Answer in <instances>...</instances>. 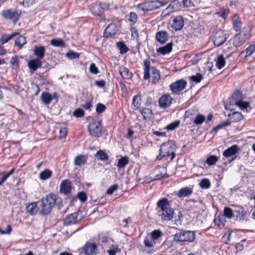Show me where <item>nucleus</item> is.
<instances>
[{"label": "nucleus", "mask_w": 255, "mask_h": 255, "mask_svg": "<svg viewBox=\"0 0 255 255\" xmlns=\"http://www.w3.org/2000/svg\"><path fill=\"white\" fill-rule=\"evenodd\" d=\"M40 202L41 204L40 212L43 215H48L55 206H58L59 209V204H62L61 200L55 193H50L42 197Z\"/></svg>", "instance_id": "f257e3e1"}, {"label": "nucleus", "mask_w": 255, "mask_h": 255, "mask_svg": "<svg viewBox=\"0 0 255 255\" xmlns=\"http://www.w3.org/2000/svg\"><path fill=\"white\" fill-rule=\"evenodd\" d=\"M170 206V201L167 198H163L158 201L157 209L163 221H169L173 219L174 211Z\"/></svg>", "instance_id": "f03ea898"}, {"label": "nucleus", "mask_w": 255, "mask_h": 255, "mask_svg": "<svg viewBox=\"0 0 255 255\" xmlns=\"http://www.w3.org/2000/svg\"><path fill=\"white\" fill-rule=\"evenodd\" d=\"M142 66L143 69V79L149 80L151 77V83H157L160 79V72L155 67L151 66L150 59H145Z\"/></svg>", "instance_id": "7ed1b4c3"}, {"label": "nucleus", "mask_w": 255, "mask_h": 255, "mask_svg": "<svg viewBox=\"0 0 255 255\" xmlns=\"http://www.w3.org/2000/svg\"><path fill=\"white\" fill-rule=\"evenodd\" d=\"M176 145L173 140H168L162 143L159 150V154L156 157L155 160H161L163 158L171 156L170 161L175 158Z\"/></svg>", "instance_id": "20e7f679"}, {"label": "nucleus", "mask_w": 255, "mask_h": 255, "mask_svg": "<svg viewBox=\"0 0 255 255\" xmlns=\"http://www.w3.org/2000/svg\"><path fill=\"white\" fill-rule=\"evenodd\" d=\"M0 14L4 20L10 21L15 24L20 19L22 12L19 9L8 8L2 10Z\"/></svg>", "instance_id": "39448f33"}, {"label": "nucleus", "mask_w": 255, "mask_h": 255, "mask_svg": "<svg viewBox=\"0 0 255 255\" xmlns=\"http://www.w3.org/2000/svg\"><path fill=\"white\" fill-rule=\"evenodd\" d=\"M80 255H98L99 254L98 245L94 242L87 241L78 249Z\"/></svg>", "instance_id": "423d86ee"}, {"label": "nucleus", "mask_w": 255, "mask_h": 255, "mask_svg": "<svg viewBox=\"0 0 255 255\" xmlns=\"http://www.w3.org/2000/svg\"><path fill=\"white\" fill-rule=\"evenodd\" d=\"M164 5L162 1L158 0H148L140 3L137 5V8L143 11H152L157 9Z\"/></svg>", "instance_id": "0eeeda50"}, {"label": "nucleus", "mask_w": 255, "mask_h": 255, "mask_svg": "<svg viewBox=\"0 0 255 255\" xmlns=\"http://www.w3.org/2000/svg\"><path fill=\"white\" fill-rule=\"evenodd\" d=\"M88 130L90 136L95 137H101L103 134L102 123L96 120H92L88 125Z\"/></svg>", "instance_id": "6e6552de"}, {"label": "nucleus", "mask_w": 255, "mask_h": 255, "mask_svg": "<svg viewBox=\"0 0 255 255\" xmlns=\"http://www.w3.org/2000/svg\"><path fill=\"white\" fill-rule=\"evenodd\" d=\"M242 93L237 91L234 93L230 99L229 103L235 104L242 110L246 109L249 106V103L242 100Z\"/></svg>", "instance_id": "1a4fd4ad"}, {"label": "nucleus", "mask_w": 255, "mask_h": 255, "mask_svg": "<svg viewBox=\"0 0 255 255\" xmlns=\"http://www.w3.org/2000/svg\"><path fill=\"white\" fill-rule=\"evenodd\" d=\"M89 8L92 14L97 17L99 21H106V16L104 13H103V10H101V8L98 2L92 3L90 6Z\"/></svg>", "instance_id": "9d476101"}, {"label": "nucleus", "mask_w": 255, "mask_h": 255, "mask_svg": "<svg viewBox=\"0 0 255 255\" xmlns=\"http://www.w3.org/2000/svg\"><path fill=\"white\" fill-rule=\"evenodd\" d=\"M173 101V98L169 94H164L158 99V106L162 109H169Z\"/></svg>", "instance_id": "9b49d317"}, {"label": "nucleus", "mask_w": 255, "mask_h": 255, "mask_svg": "<svg viewBox=\"0 0 255 255\" xmlns=\"http://www.w3.org/2000/svg\"><path fill=\"white\" fill-rule=\"evenodd\" d=\"M187 85V82L183 79H180L172 83L170 86V90L174 94L179 95Z\"/></svg>", "instance_id": "f8f14e48"}, {"label": "nucleus", "mask_w": 255, "mask_h": 255, "mask_svg": "<svg viewBox=\"0 0 255 255\" xmlns=\"http://www.w3.org/2000/svg\"><path fill=\"white\" fill-rule=\"evenodd\" d=\"M213 41L216 46H220L226 40V35L222 30H219L216 32L213 36Z\"/></svg>", "instance_id": "ddd939ff"}, {"label": "nucleus", "mask_w": 255, "mask_h": 255, "mask_svg": "<svg viewBox=\"0 0 255 255\" xmlns=\"http://www.w3.org/2000/svg\"><path fill=\"white\" fill-rule=\"evenodd\" d=\"M156 170H157V173L155 174V176L153 178L150 177V180H148V182L169 177L167 173V168L166 167L158 165L156 166Z\"/></svg>", "instance_id": "4468645a"}, {"label": "nucleus", "mask_w": 255, "mask_h": 255, "mask_svg": "<svg viewBox=\"0 0 255 255\" xmlns=\"http://www.w3.org/2000/svg\"><path fill=\"white\" fill-rule=\"evenodd\" d=\"M119 31V27L114 23H112L105 29L103 33V37L108 38L117 34Z\"/></svg>", "instance_id": "2eb2a0df"}, {"label": "nucleus", "mask_w": 255, "mask_h": 255, "mask_svg": "<svg viewBox=\"0 0 255 255\" xmlns=\"http://www.w3.org/2000/svg\"><path fill=\"white\" fill-rule=\"evenodd\" d=\"M79 213L74 212L69 215L63 221L64 226H68L77 224L78 221H81L82 218H78Z\"/></svg>", "instance_id": "dca6fc26"}, {"label": "nucleus", "mask_w": 255, "mask_h": 255, "mask_svg": "<svg viewBox=\"0 0 255 255\" xmlns=\"http://www.w3.org/2000/svg\"><path fill=\"white\" fill-rule=\"evenodd\" d=\"M40 99L44 104L48 105L53 99H55L57 101L58 99V95L56 92L51 94L48 92H44L42 93Z\"/></svg>", "instance_id": "f3484780"}, {"label": "nucleus", "mask_w": 255, "mask_h": 255, "mask_svg": "<svg viewBox=\"0 0 255 255\" xmlns=\"http://www.w3.org/2000/svg\"><path fill=\"white\" fill-rule=\"evenodd\" d=\"M72 188L71 181L69 179H65L60 183L59 191L62 194L68 195L71 192Z\"/></svg>", "instance_id": "a211bd4d"}, {"label": "nucleus", "mask_w": 255, "mask_h": 255, "mask_svg": "<svg viewBox=\"0 0 255 255\" xmlns=\"http://www.w3.org/2000/svg\"><path fill=\"white\" fill-rule=\"evenodd\" d=\"M155 38L157 42L160 44H164L168 40L169 34L166 31L160 30L156 33Z\"/></svg>", "instance_id": "6ab92c4d"}, {"label": "nucleus", "mask_w": 255, "mask_h": 255, "mask_svg": "<svg viewBox=\"0 0 255 255\" xmlns=\"http://www.w3.org/2000/svg\"><path fill=\"white\" fill-rule=\"evenodd\" d=\"M184 26V20L181 16H176L173 17L171 27L175 31L180 30Z\"/></svg>", "instance_id": "aec40b11"}, {"label": "nucleus", "mask_w": 255, "mask_h": 255, "mask_svg": "<svg viewBox=\"0 0 255 255\" xmlns=\"http://www.w3.org/2000/svg\"><path fill=\"white\" fill-rule=\"evenodd\" d=\"M42 65L41 60L38 58L31 59L27 62L28 67L32 72L36 71L42 66Z\"/></svg>", "instance_id": "412c9836"}, {"label": "nucleus", "mask_w": 255, "mask_h": 255, "mask_svg": "<svg viewBox=\"0 0 255 255\" xmlns=\"http://www.w3.org/2000/svg\"><path fill=\"white\" fill-rule=\"evenodd\" d=\"M17 34H19V32H14L11 33H1L0 34V45H4V44L8 42L13 37H16Z\"/></svg>", "instance_id": "4be33fe9"}, {"label": "nucleus", "mask_w": 255, "mask_h": 255, "mask_svg": "<svg viewBox=\"0 0 255 255\" xmlns=\"http://www.w3.org/2000/svg\"><path fill=\"white\" fill-rule=\"evenodd\" d=\"M141 102V94L140 92L134 95L132 100L131 108L133 111L139 110Z\"/></svg>", "instance_id": "5701e85b"}, {"label": "nucleus", "mask_w": 255, "mask_h": 255, "mask_svg": "<svg viewBox=\"0 0 255 255\" xmlns=\"http://www.w3.org/2000/svg\"><path fill=\"white\" fill-rule=\"evenodd\" d=\"M172 42H169L164 46L157 48L156 52L158 54L162 55L168 54L172 51Z\"/></svg>", "instance_id": "b1692460"}, {"label": "nucleus", "mask_w": 255, "mask_h": 255, "mask_svg": "<svg viewBox=\"0 0 255 255\" xmlns=\"http://www.w3.org/2000/svg\"><path fill=\"white\" fill-rule=\"evenodd\" d=\"M138 110L142 116L144 120L151 119L154 116L153 111L151 109L141 108Z\"/></svg>", "instance_id": "393cba45"}, {"label": "nucleus", "mask_w": 255, "mask_h": 255, "mask_svg": "<svg viewBox=\"0 0 255 255\" xmlns=\"http://www.w3.org/2000/svg\"><path fill=\"white\" fill-rule=\"evenodd\" d=\"M26 43V38L20 34H17L14 41V47H17L18 50L21 49L23 45Z\"/></svg>", "instance_id": "a878e982"}, {"label": "nucleus", "mask_w": 255, "mask_h": 255, "mask_svg": "<svg viewBox=\"0 0 255 255\" xmlns=\"http://www.w3.org/2000/svg\"><path fill=\"white\" fill-rule=\"evenodd\" d=\"M119 73L123 79L130 80L132 78L133 74L126 67L122 66L120 67Z\"/></svg>", "instance_id": "bb28decb"}, {"label": "nucleus", "mask_w": 255, "mask_h": 255, "mask_svg": "<svg viewBox=\"0 0 255 255\" xmlns=\"http://www.w3.org/2000/svg\"><path fill=\"white\" fill-rule=\"evenodd\" d=\"M45 47L44 46H35L33 50V54L36 58L42 59L45 55Z\"/></svg>", "instance_id": "cd10ccee"}, {"label": "nucleus", "mask_w": 255, "mask_h": 255, "mask_svg": "<svg viewBox=\"0 0 255 255\" xmlns=\"http://www.w3.org/2000/svg\"><path fill=\"white\" fill-rule=\"evenodd\" d=\"M239 148L237 145H234L228 148L223 152V155L226 158L231 157L235 155L238 151Z\"/></svg>", "instance_id": "c85d7f7f"}, {"label": "nucleus", "mask_w": 255, "mask_h": 255, "mask_svg": "<svg viewBox=\"0 0 255 255\" xmlns=\"http://www.w3.org/2000/svg\"><path fill=\"white\" fill-rule=\"evenodd\" d=\"M25 210L30 215H35L38 210L37 202H34L27 204L25 207Z\"/></svg>", "instance_id": "c756f323"}, {"label": "nucleus", "mask_w": 255, "mask_h": 255, "mask_svg": "<svg viewBox=\"0 0 255 255\" xmlns=\"http://www.w3.org/2000/svg\"><path fill=\"white\" fill-rule=\"evenodd\" d=\"M131 36L133 40H135L137 42V48L139 50L141 45V41L139 39V36L137 29L135 27H131L130 28Z\"/></svg>", "instance_id": "7c9ffc66"}, {"label": "nucleus", "mask_w": 255, "mask_h": 255, "mask_svg": "<svg viewBox=\"0 0 255 255\" xmlns=\"http://www.w3.org/2000/svg\"><path fill=\"white\" fill-rule=\"evenodd\" d=\"M143 244L146 248H150L147 250L148 253L152 254L154 252V250L151 249V248H153V245L155 244L156 243L154 241H153L150 237H145L143 241Z\"/></svg>", "instance_id": "2f4dec72"}, {"label": "nucleus", "mask_w": 255, "mask_h": 255, "mask_svg": "<svg viewBox=\"0 0 255 255\" xmlns=\"http://www.w3.org/2000/svg\"><path fill=\"white\" fill-rule=\"evenodd\" d=\"M231 41H232L233 45L236 47H238L243 45L246 40L238 33L234 36Z\"/></svg>", "instance_id": "473e14b6"}, {"label": "nucleus", "mask_w": 255, "mask_h": 255, "mask_svg": "<svg viewBox=\"0 0 255 255\" xmlns=\"http://www.w3.org/2000/svg\"><path fill=\"white\" fill-rule=\"evenodd\" d=\"M87 157L83 154L78 155L75 156L74 163L75 165L81 166L84 165L87 162Z\"/></svg>", "instance_id": "72a5a7b5"}, {"label": "nucleus", "mask_w": 255, "mask_h": 255, "mask_svg": "<svg viewBox=\"0 0 255 255\" xmlns=\"http://www.w3.org/2000/svg\"><path fill=\"white\" fill-rule=\"evenodd\" d=\"M191 194V188L186 187L181 188L177 193V196L180 198L188 197Z\"/></svg>", "instance_id": "f704fd0d"}, {"label": "nucleus", "mask_w": 255, "mask_h": 255, "mask_svg": "<svg viewBox=\"0 0 255 255\" xmlns=\"http://www.w3.org/2000/svg\"><path fill=\"white\" fill-rule=\"evenodd\" d=\"M251 27L250 25L245 26L239 34L245 40L249 39L251 36Z\"/></svg>", "instance_id": "c9c22d12"}, {"label": "nucleus", "mask_w": 255, "mask_h": 255, "mask_svg": "<svg viewBox=\"0 0 255 255\" xmlns=\"http://www.w3.org/2000/svg\"><path fill=\"white\" fill-rule=\"evenodd\" d=\"M255 51V43L252 44L248 47L245 51L241 53V55H245V57L251 56Z\"/></svg>", "instance_id": "e433bc0d"}, {"label": "nucleus", "mask_w": 255, "mask_h": 255, "mask_svg": "<svg viewBox=\"0 0 255 255\" xmlns=\"http://www.w3.org/2000/svg\"><path fill=\"white\" fill-rule=\"evenodd\" d=\"M230 117V122H238L242 120L243 118V115L241 113L238 112H234L232 114H230L228 115Z\"/></svg>", "instance_id": "4c0bfd02"}, {"label": "nucleus", "mask_w": 255, "mask_h": 255, "mask_svg": "<svg viewBox=\"0 0 255 255\" xmlns=\"http://www.w3.org/2000/svg\"><path fill=\"white\" fill-rule=\"evenodd\" d=\"M95 156L99 160L105 161L109 159L108 154L104 150H98L95 154Z\"/></svg>", "instance_id": "58836bf2"}, {"label": "nucleus", "mask_w": 255, "mask_h": 255, "mask_svg": "<svg viewBox=\"0 0 255 255\" xmlns=\"http://www.w3.org/2000/svg\"><path fill=\"white\" fill-rule=\"evenodd\" d=\"M233 24L234 29L236 31H239L242 28V22L238 15H235L233 17Z\"/></svg>", "instance_id": "ea45409f"}, {"label": "nucleus", "mask_w": 255, "mask_h": 255, "mask_svg": "<svg viewBox=\"0 0 255 255\" xmlns=\"http://www.w3.org/2000/svg\"><path fill=\"white\" fill-rule=\"evenodd\" d=\"M52 171L48 169L43 170L39 174V178L41 180H46L51 177Z\"/></svg>", "instance_id": "a19ab883"}, {"label": "nucleus", "mask_w": 255, "mask_h": 255, "mask_svg": "<svg viewBox=\"0 0 255 255\" xmlns=\"http://www.w3.org/2000/svg\"><path fill=\"white\" fill-rule=\"evenodd\" d=\"M180 125V121L176 120L167 125L164 128V129L167 130V131H172L178 128Z\"/></svg>", "instance_id": "79ce46f5"}, {"label": "nucleus", "mask_w": 255, "mask_h": 255, "mask_svg": "<svg viewBox=\"0 0 255 255\" xmlns=\"http://www.w3.org/2000/svg\"><path fill=\"white\" fill-rule=\"evenodd\" d=\"M186 235V232L176 233L174 236V240L177 242L188 241Z\"/></svg>", "instance_id": "37998d69"}, {"label": "nucleus", "mask_w": 255, "mask_h": 255, "mask_svg": "<svg viewBox=\"0 0 255 255\" xmlns=\"http://www.w3.org/2000/svg\"><path fill=\"white\" fill-rule=\"evenodd\" d=\"M129 162V158L128 156H124L118 160L117 167L119 168H124Z\"/></svg>", "instance_id": "c03bdc74"}, {"label": "nucleus", "mask_w": 255, "mask_h": 255, "mask_svg": "<svg viewBox=\"0 0 255 255\" xmlns=\"http://www.w3.org/2000/svg\"><path fill=\"white\" fill-rule=\"evenodd\" d=\"M162 235V233L160 230H155L151 232L150 238L153 241L156 243L157 241L161 237Z\"/></svg>", "instance_id": "a18cd8bd"}, {"label": "nucleus", "mask_w": 255, "mask_h": 255, "mask_svg": "<svg viewBox=\"0 0 255 255\" xmlns=\"http://www.w3.org/2000/svg\"><path fill=\"white\" fill-rule=\"evenodd\" d=\"M118 49L120 50V53L122 54H125L129 50L127 46L124 41H120L117 43Z\"/></svg>", "instance_id": "49530a36"}, {"label": "nucleus", "mask_w": 255, "mask_h": 255, "mask_svg": "<svg viewBox=\"0 0 255 255\" xmlns=\"http://www.w3.org/2000/svg\"><path fill=\"white\" fill-rule=\"evenodd\" d=\"M50 44L55 47H63L65 46L64 41L60 38H54L50 40Z\"/></svg>", "instance_id": "de8ad7c7"}, {"label": "nucleus", "mask_w": 255, "mask_h": 255, "mask_svg": "<svg viewBox=\"0 0 255 255\" xmlns=\"http://www.w3.org/2000/svg\"><path fill=\"white\" fill-rule=\"evenodd\" d=\"M121 252V249L118 246L112 245L107 253L109 255H116L117 253H120Z\"/></svg>", "instance_id": "09e8293b"}, {"label": "nucleus", "mask_w": 255, "mask_h": 255, "mask_svg": "<svg viewBox=\"0 0 255 255\" xmlns=\"http://www.w3.org/2000/svg\"><path fill=\"white\" fill-rule=\"evenodd\" d=\"M225 64V60L223 55H220L218 56L216 60V66L219 69L222 68Z\"/></svg>", "instance_id": "8fccbe9b"}, {"label": "nucleus", "mask_w": 255, "mask_h": 255, "mask_svg": "<svg viewBox=\"0 0 255 255\" xmlns=\"http://www.w3.org/2000/svg\"><path fill=\"white\" fill-rule=\"evenodd\" d=\"M219 160V158L215 155H210L208 157L206 163L209 166H211L216 164Z\"/></svg>", "instance_id": "3c124183"}, {"label": "nucleus", "mask_w": 255, "mask_h": 255, "mask_svg": "<svg viewBox=\"0 0 255 255\" xmlns=\"http://www.w3.org/2000/svg\"><path fill=\"white\" fill-rule=\"evenodd\" d=\"M93 101V97L91 96V98L85 102V103L82 105V107L86 110L91 111V109L92 108L93 105L92 103Z\"/></svg>", "instance_id": "603ef678"}, {"label": "nucleus", "mask_w": 255, "mask_h": 255, "mask_svg": "<svg viewBox=\"0 0 255 255\" xmlns=\"http://www.w3.org/2000/svg\"><path fill=\"white\" fill-rule=\"evenodd\" d=\"M66 56L69 59L73 60L78 59L80 57V54L72 50H70L66 54Z\"/></svg>", "instance_id": "864d4df0"}, {"label": "nucleus", "mask_w": 255, "mask_h": 255, "mask_svg": "<svg viewBox=\"0 0 255 255\" xmlns=\"http://www.w3.org/2000/svg\"><path fill=\"white\" fill-rule=\"evenodd\" d=\"M230 124H231L230 121L228 120L224 123H221V124L218 125L216 127H214L213 128V131H214L215 132H217L218 130H219L222 128H224L226 127H227V126H229Z\"/></svg>", "instance_id": "5fc2aeb1"}, {"label": "nucleus", "mask_w": 255, "mask_h": 255, "mask_svg": "<svg viewBox=\"0 0 255 255\" xmlns=\"http://www.w3.org/2000/svg\"><path fill=\"white\" fill-rule=\"evenodd\" d=\"M230 124H231L230 121L228 120L224 123H221V124L218 125L216 127H214L213 128V131H214L215 132H217L218 130H219L222 128H224L226 127H227V126H229Z\"/></svg>", "instance_id": "6e6d98bb"}, {"label": "nucleus", "mask_w": 255, "mask_h": 255, "mask_svg": "<svg viewBox=\"0 0 255 255\" xmlns=\"http://www.w3.org/2000/svg\"><path fill=\"white\" fill-rule=\"evenodd\" d=\"M128 21L132 24H135L137 20V15L135 12H130L128 18Z\"/></svg>", "instance_id": "4d7b16f0"}, {"label": "nucleus", "mask_w": 255, "mask_h": 255, "mask_svg": "<svg viewBox=\"0 0 255 255\" xmlns=\"http://www.w3.org/2000/svg\"><path fill=\"white\" fill-rule=\"evenodd\" d=\"M77 197L82 203L85 202L87 200L88 198L87 194L83 191L78 192Z\"/></svg>", "instance_id": "13d9d810"}, {"label": "nucleus", "mask_w": 255, "mask_h": 255, "mask_svg": "<svg viewBox=\"0 0 255 255\" xmlns=\"http://www.w3.org/2000/svg\"><path fill=\"white\" fill-rule=\"evenodd\" d=\"M200 186L202 189H208L211 186L210 181L208 179H203L201 181Z\"/></svg>", "instance_id": "bf43d9fd"}, {"label": "nucleus", "mask_w": 255, "mask_h": 255, "mask_svg": "<svg viewBox=\"0 0 255 255\" xmlns=\"http://www.w3.org/2000/svg\"><path fill=\"white\" fill-rule=\"evenodd\" d=\"M84 111L80 108L75 109L72 114L73 116L76 118H82L84 117Z\"/></svg>", "instance_id": "052dcab7"}, {"label": "nucleus", "mask_w": 255, "mask_h": 255, "mask_svg": "<svg viewBox=\"0 0 255 255\" xmlns=\"http://www.w3.org/2000/svg\"><path fill=\"white\" fill-rule=\"evenodd\" d=\"M205 120V117L200 114H198L194 119V123L197 125H199L202 124Z\"/></svg>", "instance_id": "680f3d73"}, {"label": "nucleus", "mask_w": 255, "mask_h": 255, "mask_svg": "<svg viewBox=\"0 0 255 255\" xmlns=\"http://www.w3.org/2000/svg\"><path fill=\"white\" fill-rule=\"evenodd\" d=\"M12 68L16 69L19 67V60L17 56L12 57L10 61Z\"/></svg>", "instance_id": "e2e57ef3"}, {"label": "nucleus", "mask_w": 255, "mask_h": 255, "mask_svg": "<svg viewBox=\"0 0 255 255\" xmlns=\"http://www.w3.org/2000/svg\"><path fill=\"white\" fill-rule=\"evenodd\" d=\"M224 214L225 216L228 218H231L234 216L233 210L229 207L224 208Z\"/></svg>", "instance_id": "0e129e2a"}, {"label": "nucleus", "mask_w": 255, "mask_h": 255, "mask_svg": "<svg viewBox=\"0 0 255 255\" xmlns=\"http://www.w3.org/2000/svg\"><path fill=\"white\" fill-rule=\"evenodd\" d=\"M106 109V107L105 105L102 104V103H98L96 107V112L98 114H101L103 113L105 111Z\"/></svg>", "instance_id": "69168bd1"}, {"label": "nucleus", "mask_w": 255, "mask_h": 255, "mask_svg": "<svg viewBox=\"0 0 255 255\" xmlns=\"http://www.w3.org/2000/svg\"><path fill=\"white\" fill-rule=\"evenodd\" d=\"M89 71L94 74H97L99 73V70L96 65V64L94 63H92L90 64L89 67Z\"/></svg>", "instance_id": "338daca9"}, {"label": "nucleus", "mask_w": 255, "mask_h": 255, "mask_svg": "<svg viewBox=\"0 0 255 255\" xmlns=\"http://www.w3.org/2000/svg\"><path fill=\"white\" fill-rule=\"evenodd\" d=\"M203 79V75L202 74L197 73L196 75H192V82L198 83Z\"/></svg>", "instance_id": "774afa93"}]
</instances>
